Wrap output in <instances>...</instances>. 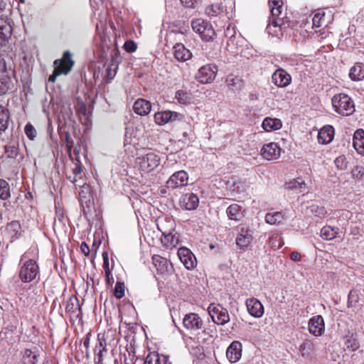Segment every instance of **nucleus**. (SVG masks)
<instances>
[{
	"label": "nucleus",
	"mask_w": 364,
	"mask_h": 364,
	"mask_svg": "<svg viewBox=\"0 0 364 364\" xmlns=\"http://www.w3.org/2000/svg\"><path fill=\"white\" fill-rule=\"evenodd\" d=\"M74 65L75 61L72 58V53L70 50H65L61 58L54 60V70L49 76L48 81L55 82L57 77L61 75H68L72 70Z\"/></svg>",
	"instance_id": "1"
},
{
	"label": "nucleus",
	"mask_w": 364,
	"mask_h": 364,
	"mask_svg": "<svg viewBox=\"0 0 364 364\" xmlns=\"http://www.w3.org/2000/svg\"><path fill=\"white\" fill-rule=\"evenodd\" d=\"M331 103L335 112L342 116H350L355 111L353 100L345 93L335 95Z\"/></svg>",
	"instance_id": "2"
},
{
	"label": "nucleus",
	"mask_w": 364,
	"mask_h": 364,
	"mask_svg": "<svg viewBox=\"0 0 364 364\" xmlns=\"http://www.w3.org/2000/svg\"><path fill=\"white\" fill-rule=\"evenodd\" d=\"M28 252H25L21 259V261L28 259L23 264L19 271V278L25 283L31 282L40 276V269L37 262L32 259H28Z\"/></svg>",
	"instance_id": "3"
},
{
	"label": "nucleus",
	"mask_w": 364,
	"mask_h": 364,
	"mask_svg": "<svg viewBox=\"0 0 364 364\" xmlns=\"http://www.w3.org/2000/svg\"><path fill=\"white\" fill-rule=\"evenodd\" d=\"M191 28L203 41H213L216 37V33L211 23L205 19H193L191 21Z\"/></svg>",
	"instance_id": "4"
},
{
	"label": "nucleus",
	"mask_w": 364,
	"mask_h": 364,
	"mask_svg": "<svg viewBox=\"0 0 364 364\" xmlns=\"http://www.w3.org/2000/svg\"><path fill=\"white\" fill-rule=\"evenodd\" d=\"M269 6L272 16L267 29L271 32L272 27L282 28L284 26L286 14L282 13L283 2L282 0H269Z\"/></svg>",
	"instance_id": "5"
},
{
	"label": "nucleus",
	"mask_w": 364,
	"mask_h": 364,
	"mask_svg": "<svg viewBox=\"0 0 364 364\" xmlns=\"http://www.w3.org/2000/svg\"><path fill=\"white\" fill-rule=\"evenodd\" d=\"M136 163L141 171L150 173L160 164V157L154 152H149L138 156Z\"/></svg>",
	"instance_id": "6"
},
{
	"label": "nucleus",
	"mask_w": 364,
	"mask_h": 364,
	"mask_svg": "<svg viewBox=\"0 0 364 364\" xmlns=\"http://www.w3.org/2000/svg\"><path fill=\"white\" fill-rule=\"evenodd\" d=\"M218 68L215 65L208 64L202 66L196 74V79L202 84L212 82L216 76Z\"/></svg>",
	"instance_id": "7"
},
{
	"label": "nucleus",
	"mask_w": 364,
	"mask_h": 364,
	"mask_svg": "<svg viewBox=\"0 0 364 364\" xmlns=\"http://www.w3.org/2000/svg\"><path fill=\"white\" fill-rule=\"evenodd\" d=\"M209 314L213 322L218 325H225L230 321V317L227 309L218 305L214 306L210 305L208 308Z\"/></svg>",
	"instance_id": "8"
},
{
	"label": "nucleus",
	"mask_w": 364,
	"mask_h": 364,
	"mask_svg": "<svg viewBox=\"0 0 364 364\" xmlns=\"http://www.w3.org/2000/svg\"><path fill=\"white\" fill-rule=\"evenodd\" d=\"M188 175L185 171H178L173 173L166 182L168 188L176 189L188 184Z\"/></svg>",
	"instance_id": "9"
},
{
	"label": "nucleus",
	"mask_w": 364,
	"mask_h": 364,
	"mask_svg": "<svg viewBox=\"0 0 364 364\" xmlns=\"http://www.w3.org/2000/svg\"><path fill=\"white\" fill-rule=\"evenodd\" d=\"M282 149L277 143L270 142L265 144L261 149L260 154L267 161H274L280 157Z\"/></svg>",
	"instance_id": "10"
},
{
	"label": "nucleus",
	"mask_w": 364,
	"mask_h": 364,
	"mask_svg": "<svg viewBox=\"0 0 364 364\" xmlns=\"http://www.w3.org/2000/svg\"><path fill=\"white\" fill-rule=\"evenodd\" d=\"M183 118V114L169 110L158 112L154 114V121L160 126L164 125L169 122L182 120Z\"/></svg>",
	"instance_id": "11"
},
{
	"label": "nucleus",
	"mask_w": 364,
	"mask_h": 364,
	"mask_svg": "<svg viewBox=\"0 0 364 364\" xmlns=\"http://www.w3.org/2000/svg\"><path fill=\"white\" fill-rule=\"evenodd\" d=\"M178 257L187 269H193L197 265V260L193 253L187 247H182L178 250Z\"/></svg>",
	"instance_id": "12"
},
{
	"label": "nucleus",
	"mask_w": 364,
	"mask_h": 364,
	"mask_svg": "<svg viewBox=\"0 0 364 364\" xmlns=\"http://www.w3.org/2000/svg\"><path fill=\"white\" fill-rule=\"evenodd\" d=\"M184 328L189 331H198L203 328V321L198 314L189 313L185 315L183 319Z\"/></svg>",
	"instance_id": "13"
},
{
	"label": "nucleus",
	"mask_w": 364,
	"mask_h": 364,
	"mask_svg": "<svg viewBox=\"0 0 364 364\" xmlns=\"http://www.w3.org/2000/svg\"><path fill=\"white\" fill-rule=\"evenodd\" d=\"M254 237L252 231L249 228L242 227L236 237V245L242 250H246L252 243Z\"/></svg>",
	"instance_id": "14"
},
{
	"label": "nucleus",
	"mask_w": 364,
	"mask_h": 364,
	"mask_svg": "<svg viewBox=\"0 0 364 364\" xmlns=\"http://www.w3.org/2000/svg\"><path fill=\"white\" fill-rule=\"evenodd\" d=\"M309 331L314 336H321L325 331L324 321L321 316L317 315L311 318L308 323Z\"/></svg>",
	"instance_id": "15"
},
{
	"label": "nucleus",
	"mask_w": 364,
	"mask_h": 364,
	"mask_svg": "<svg viewBox=\"0 0 364 364\" xmlns=\"http://www.w3.org/2000/svg\"><path fill=\"white\" fill-rule=\"evenodd\" d=\"M272 82L278 87H285L291 82V75L284 69H277L272 76Z\"/></svg>",
	"instance_id": "16"
},
{
	"label": "nucleus",
	"mask_w": 364,
	"mask_h": 364,
	"mask_svg": "<svg viewBox=\"0 0 364 364\" xmlns=\"http://www.w3.org/2000/svg\"><path fill=\"white\" fill-rule=\"evenodd\" d=\"M248 312L254 317L259 318L264 314V307L261 301L256 297H250L246 300Z\"/></svg>",
	"instance_id": "17"
},
{
	"label": "nucleus",
	"mask_w": 364,
	"mask_h": 364,
	"mask_svg": "<svg viewBox=\"0 0 364 364\" xmlns=\"http://www.w3.org/2000/svg\"><path fill=\"white\" fill-rule=\"evenodd\" d=\"M180 203L185 209L192 210L198 208L199 199L196 194L188 193L181 196Z\"/></svg>",
	"instance_id": "18"
},
{
	"label": "nucleus",
	"mask_w": 364,
	"mask_h": 364,
	"mask_svg": "<svg viewBox=\"0 0 364 364\" xmlns=\"http://www.w3.org/2000/svg\"><path fill=\"white\" fill-rule=\"evenodd\" d=\"M242 355V344L239 341H233L226 350V356L231 363H236Z\"/></svg>",
	"instance_id": "19"
},
{
	"label": "nucleus",
	"mask_w": 364,
	"mask_h": 364,
	"mask_svg": "<svg viewBox=\"0 0 364 364\" xmlns=\"http://www.w3.org/2000/svg\"><path fill=\"white\" fill-rule=\"evenodd\" d=\"M22 364H36L38 360L39 353L38 349L34 347L32 349L26 348L21 352Z\"/></svg>",
	"instance_id": "20"
},
{
	"label": "nucleus",
	"mask_w": 364,
	"mask_h": 364,
	"mask_svg": "<svg viewBox=\"0 0 364 364\" xmlns=\"http://www.w3.org/2000/svg\"><path fill=\"white\" fill-rule=\"evenodd\" d=\"M133 110L140 116H146L151 110V104L145 99L139 98L134 102Z\"/></svg>",
	"instance_id": "21"
},
{
	"label": "nucleus",
	"mask_w": 364,
	"mask_h": 364,
	"mask_svg": "<svg viewBox=\"0 0 364 364\" xmlns=\"http://www.w3.org/2000/svg\"><path fill=\"white\" fill-rule=\"evenodd\" d=\"M173 55L180 62H185L192 58V53L182 43H176L174 46Z\"/></svg>",
	"instance_id": "22"
},
{
	"label": "nucleus",
	"mask_w": 364,
	"mask_h": 364,
	"mask_svg": "<svg viewBox=\"0 0 364 364\" xmlns=\"http://www.w3.org/2000/svg\"><path fill=\"white\" fill-rule=\"evenodd\" d=\"M12 34V27L10 19L5 16H0V39L6 41Z\"/></svg>",
	"instance_id": "23"
},
{
	"label": "nucleus",
	"mask_w": 364,
	"mask_h": 364,
	"mask_svg": "<svg viewBox=\"0 0 364 364\" xmlns=\"http://www.w3.org/2000/svg\"><path fill=\"white\" fill-rule=\"evenodd\" d=\"M353 146L360 155H364V130L357 129L353 134Z\"/></svg>",
	"instance_id": "24"
},
{
	"label": "nucleus",
	"mask_w": 364,
	"mask_h": 364,
	"mask_svg": "<svg viewBox=\"0 0 364 364\" xmlns=\"http://www.w3.org/2000/svg\"><path fill=\"white\" fill-rule=\"evenodd\" d=\"M245 210L237 203H232L226 209L228 219L239 221L244 216Z\"/></svg>",
	"instance_id": "25"
},
{
	"label": "nucleus",
	"mask_w": 364,
	"mask_h": 364,
	"mask_svg": "<svg viewBox=\"0 0 364 364\" xmlns=\"http://www.w3.org/2000/svg\"><path fill=\"white\" fill-rule=\"evenodd\" d=\"M334 129L332 126H325L318 134V141L322 144H329L333 139Z\"/></svg>",
	"instance_id": "26"
},
{
	"label": "nucleus",
	"mask_w": 364,
	"mask_h": 364,
	"mask_svg": "<svg viewBox=\"0 0 364 364\" xmlns=\"http://www.w3.org/2000/svg\"><path fill=\"white\" fill-rule=\"evenodd\" d=\"M262 127L266 132H272L280 129L282 122L277 118L266 117L262 122Z\"/></svg>",
	"instance_id": "27"
},
{
	"label": "nucleus",
	"mask_w": 364,
	"mask_h": 364,
	"mask_svg": "<svg viewBox=\"0 0 364 364\" xmlns=\"http://www.w3.org/2000/svg\"><path fill=\"white\" fill-rule=\"evenodd\" d=\"M349 77L353 81H360L364 79V65L361 63H355L349 72Z\"/></svg>",
	"instance_id": "28"
},
{
	"label": "nucleus",
	"mask_w": 364,
	"mask_h": 364,
	"mask_svg": "<svg viewBox=\"0 0 364 364\" xmlns=\"http://www.w3.org/2000/svg\"><path fill=\"white\" fill-rule=\"evenodd\" d=\"M10 119L9 109L3 105H0V134L8 129Z\"/></svg>",
	"instance_id": "29"
},
{
	"label": "nucleus",
	"mask_w": 364,
	"mask_h": 364,
	"mask_svg": "<svg viewBox=\"0 0 364 364\" xmlns=\"http://www.w3.org/2000/svg\"><path fill=\"white\" fill-rule=\"evenodd\" d=\"M164 237L161 238L162 244L167 248L172 249L179 244V236L177 234L163 232Z\"/></svg>",
	"instance_id": "30"
},
{
	"label": "nucleus",
	"mask_w": 364,
	"mask_h": 364,
	"mask_svg": "<svg viewBox=\"0 0 364 364\" xmlns=\"http://www.w3.org/2000/svg\"><path fill=\"white\" fill-rule=\"evenodd\" d=\"M14 87V84L9 75H6L0 77V96L9 93Z\"/></svg>",
	"instance_id": "31"
},
{
	"label": "nucleus",
	"mask_w": 364,
	"mask_h": 364,
	"mask_svg": "<svg viewBox=\"0 0 364 364\" xmlns=\"http://www.w3.org/2000/svg\"><path fill=\"white\" fill-rule=\"evenodd\" d=\"M338 228L325 225L321 230V237L326 240H332L338 235Z\"/></svg>",
	"instance_id": "32"
},
{
	"label": "nucleus",
	"mask_w": 364,
	"mask_h": 364,
	"mask_svg": "<svg viewBox=\"0 0 364 364\" xmlns=\"http://www.w3.org/2000/svg\"><path fill=\"white\" fill-rule=\"evenodd\" d=\"M6 231L11 238L17 239L21 235V226L18 221L13 220L8 223L6 226Z\"/></svg>",
	"instance_id": "33"
},
{
	"label": "nucleus",
	"mask_w": 364,
	"mask_h": 364,
	"mask_svg": "<svg viewBox=\"0 0 364 364\" xmlns=\"http://www.w3.org/2000/svg\"><path fill=\"white\" fill-rule=\"evenodd\" d=\"M152 262L158 272L163 274L168 269L167 259L160 255H154L152 257Z\"/></svg>",
	"instance_id": "34"
},
{
	"label": "nucleus",
	"mask_w": 364,
	"mask_h": 364,
	"mask_svg": "<svg viewBox=\"0 0 364 364\" xmlns=\"http://www.w3.org/2000/svg\"><path fill=\"white\" fill-rule=\"evenodd\" d=\"M325 16L326 14L323 11L318 10L316 11L312 18L313 28H318L322 26H326V21Z\"/></svg>",
	"instance_id": "35"
},
{
	"label": "nucleus",
	"mask_w": 364,
	"mask_h": 364,
	"mask_svg": "<svg viewBox=\"0 0 364 364\" xmlns=\"http://www.w3.org/2000/svg\"><path fill=\"white\" fill-rule=\"evenodd\" d=\"M175 98L182 105H188L192 101V93L190 91L179 90L176 92Z\"/></svg>",
	"instance_id": "36"
},
{
	"label": "nucleus",
	"mask_w": 364,
	"mask_h": 364,
	"mask_svg": "<svg viewBox=\"0 0 364 364\" xmlns=\"http://www.w3.org/2000/svg\"><path fill=\"white\" fill-rule=\"evenodd\" d=\"M284 219L282 212L268 213L265 215L266 223L270 225L280 224Z\"/></svg>",
	"instance_id": "37"
},
{
	"label": "nucleus",
	"mask_w": 364,
	"mask_h": 364,
	"mask_svg": "<svg viewBox=\"0 0 364 364\" xmlns=\"http://www.w3.org/2000/svg\"><path fill=\"white\" fill-rule=\"evenodd\" d=\"M11 198V188L9 183L0 178V199L7 200Z\"/></svg>",
	"instance_id": "38"
},
{
	"label": "nucleus",
	"mask_w": 364,
	"mask_h": 364,
	"mask_svg": "<svg viewBox=\"0 0 364 364\" xmlns=\"http://www.w3.org/2000/svg\"><path fill=\"white\" fill-rule=\"evenodd\" d=\"M314 350V343L312 341L306 339L299 346L302 356L309 355Z\"/></svg>",
	"instance_id": "39"
},
{
	"label": "nucleus",
	"mask_w": 364,
	"mask_h": 364,
	"mask_svg": "<svg viewBox=\"0 0 364 364\" xmlns=\"http://www.w3.org/2000/svg\"><path fill=\"white\" fill-rule=\"evenodd\" d=\"M225 35L227 38H228L227 41V47L230 49H233V47L235 46V27H231L230 25H229L225 31Z\"/></svg>",
	"instance_id": "40"
},
{
	"label": "nucleus",
	"mask_w": 364,
	"mask_h": 364,
	"mask_svg": "<svg viewBox=\"0 0 364 364\" xmlns=\"http://www.w3.org/2000/svg\"><path fill=\"white\" fill-rule=\"evenodd\" d=\"M81 305L78 300V297H69L66 305V311L68 312L75 313L77 310L80 311Z\"/></svg>",
	"instance_id": "41"
},
{
	"label": "nucleus",
	"mask_w": 364,
	"mask_h": 364,
	"mask_svg": "<svg viewBox=\"0 0 364 364\" xmlns=\"http://www.w3.org/2000/svg\"><path fill=\"white\" fill-rule=\"evenodd\" d=\"M62 140L63 143L65 144V147L67 149V152L69 155V157L71 160H73L72 149L74 146V141L70 134L69 132H65L64 135L62 136Z\"/></svg>",
	"instance_id": "42"
},
{
	"label": "nucleus",
	"mask_w": 364,
	"mask_h": 364,
	"mask_svg": "<svg viewBox=\"0 0 364 364\" xmlns=\"http://www.w3.org/2000/svg\"><path fill=\"white\" fill-rule=\"evenodd\" d=\"M80 186V191L78 193L79 198L81 203L87 202L89 200L90 195V186L84 183L82 185H78Z\"/></svg>",
	"instance_id": "43"
},
{
	"label": "nucleus",
	"mask_w": 364,
	"mask_h": 364,
	"mask_svg": "<svg viewBox=\"0 0 364 364\" xmlns=\"http://www.w3.org/2000/svg\"><path fill=\"white\" fill-rule=\"evenodd\" d=\"M268 243L269 246L274 250L279 249L284 245V242L278 234H273L271 235L269 238Z\"/></svg>",
	"instance_id": "44"
},
{
	"label": "nucleus",
	"mask_w": 364,
	"mask_h": 364,
	"mask_svg": "<svg viewBox=\"0 0 364 364\" xmlns=\"http://www.w3.org/2000/svg\"><path fill=\"white\" fill-rule=\"evenodd\" d=\"M223 11L222 6L218 4L209 5L205 8V14L210 17L217 16Z\"/></svg>",
	"instance_id": "45"
},
{
	"label": "nucleus",
	"mask_w": 364,
	"mask_h": 364,
	"mask_svg": "<svg viewBox=\"0 0 364 364\" xmlns=\"http://www.w3.org/2000/svg\"><path fill=\"white\" fill-rule=\"evenodd\" d=\"M311 212L316 216L320 218H323L327 215V210L324 206H320L318 205H311L310 206Z\"/></svg>",
	"instance_id": "46"
},
{
	"label": "nucleus",
	"mask_w": 364,
	"mask_h": 364,
	"mask_svg": "<svg viewBox=\"0 0 364 364\" xmlns=\"http://www.w3.org/2000/svg\"><path fill=\"white\" fill-rule=\"evenodd\" d=\"M6 58V55L5 54L0 53V73H5L8 70H11L13 77H16L15 70L10 65L8 67Z\"/></svg>",
	"instance_id": "47"
},
{
	"label": "nucleus",
	"mask_w": 364,
	"mask_h": 364,
	"mask_svg": "<svg viewBox=\"0 0 364 364\" xmlns=\"http://www.w3.org/2000/svg\"><path fill=\"white\" fill-rule=\"evenodd\" d=\"M346 348L354 351L359 348V343L357 339L353 336H347L345 341Z\"/></svg>",
	"instance_id": "48"
},
{
	"label": "nucleus",
	"mask_w": 364,
	"mask_h": 364,
	"mask_svg": "<svg viewBox=\"0 0 364 364\" xmlns=\"http://www.w3.org/2000/svg\"><path fill=\"white\" fill-rule=\"evenodd\" d=\"M5 154L8 158L16 159L18 155V148L15 145H6Z\"/></svg>",
	"instance_id": "49"
},
{
	"label": "nucleus",
	"mask_w": 364,
	"mask_h": 364,
	"mask_svg": "<svg viewBox=\"0 0 364 364\" xmlns=\"http://www.w3.org/2000/svg\"><path fill=\"white\" fill-rule=\"evenodd\" d=\"M162 359L156 353H150L146 358L144 364H161Z\"/></svg>",
	"instance_id": "50"
},
{
	"label": "nucleus",
	"mask_w": 364,
	"mask_h": 364,
	"mask_svg": "<svg viewBox=\"0 0 364 364\" xmlns=\"http://www.w3.org/2000/svg\"><path fill=\"white\" fill-rule=\"evenodd\" d=\"M73 162L74 164V167L73 168V173L74 174V177L71 181L72 183H75L77 182L76 178L82 172V166L80 159H77V161H74Z\"/></svg>",
	"instance_id": "51"
},
{
	"label": "nucleus",
	"mask_w": 364,
	"mask_h": 364,
	"mask_svg": "<svg viewBox=\"0 0 364 364\" xmlns=\"http://www.w3.org/2000/svg\"><path fill=\"white\" fill-rule=\"evenodd\" d=\"M334 164L340 170H346L348 167V161L344 155H341L336 158Z\"/></svg>",
	"instance_id": "52"
},
{
	"label": "nucleus",
	"mask_w": 364,
	"mask_h": 364,
	"mask_svg": "<svg viewBox=\"0 0 364 364\" xmlns=\"http://www.w3.org/2000/svg\"><path fill=\"white\" fill-rule=\"evenodd\" d=\"M24 132L30 140H33L36 136V130L31 123H28L25 126Z\"/></svg>",
	"instance_id": "53"
},
{
	"label": "nucleus",
	"mask_w": 364,
	"mask_h": 364,
	"mask_svg": "<svg viewBox=\"0 0 364 364\" xmlns=\"http://www.w3.org/2000/svg\"><path fill=\"white\" fill-rule=\"evenodd\" d=\"M125 289L124 283L121 281H117L114 289V296H124Z\"/></svg>",
	"instance_id": "54"
},
{
	"label": "nucleus",
	"mask_w": 364,
	"mask_h": 364,
	"mask_svg": "<svg viewBox=\"0 0 364 364\" xmlns=\"http://www.w3.org/2000/svg\"><path fill=\"white\" fill-rule=\"evenodd\" d=\"M225 82H226L227 85L229 87H235L240 82H241L242 80L239 77H237L233 75H228Z\"/></svg>",
	"instance_id": "55"
},
{
	"label": "nucleus",
	"mask_w": 364,
	"mask_h": 364,
	"mask_svg": "<svg viewBox=\"0 0 364 364\" xmlns=\"http://www.w3.org/2000/svg\"><path fill=\"white\" fill-rule=\"evenodd\" d=\"M113 65H109L106 68V75L105 77L107 79V82H109L116 75L117 68V67L112 68Z\"/></svg>",
	"instance_id": "56"
},
{
	"label": "nucleus",
	"mask_w": 364,
	"mask_h": 364,
	"mask_svg": "<svg viewBox=\"0 0 364 364\" xmlns=\"http://www.w3.org/2000/svg\"><path fill=\"white\" fill-rule=\"evenodd\" d=\"M102 258H103L102 267L105 270V274L108 273V274H110V272H112V268H109V257H108V253L107 252H104L102 253Z\"/></svg>",
	"instance_id": "57"
},
{
	"label": "nucleus",
	"mask_w": 364,
	"mask_h": 364,
	"mask_svg": "<svg viewBox=\"0 0 364 364\" xmlns=\"http://www.w3.org/2000/svg\"><path fill=\"white\" fill-rule=\"evenodd\" d=\"M123 47L127 53H134L137 49V46L133 41H127Z\"/></svg>",
	"instance_id": "58"
},
{
	"label": "nucleus",
	"mask_w": 364,
	"mask_h": 364,
	"mask_svg": "<svg viewBox=\"0 0 364 364\" xmlns=\"http://www.w3.org/2000/svg\"><path fill=\"white\" fill-rule=\"evenodd\" d=\"M215 324L216 323H214L212 324V325H209L208 326L204 328L203 329V333L205 334V335H208L209 337H214V336L215 335L216 333V327H215Z\"/></svg>",
	"instance_id": "59"
},
{
	"label": "nucleus",
	"mask_w": 364,
	"mask_h": 364,
	"mask_svg": "<svg viewBox=\"0 0 364 364\" xmlns=\"http://www.w3.org/2000/svg\"><path fill=\"white\" fill-rule=\"evenodd\" d=\"M352 174L357 178H361L364 176V168L360 166H355L352 170Z\"/></svg>",
	"instance_id": "60"
},
{
	"label": "nucleus",
	"mask_w": 364,
	"mask_h": 364,
	"mask_svg": "<svg viewBox=\"0 0 364 364\" xmlns=\"http://www.w3.org/2000/svg\"><path fill=\"white\" fill-rule=\"evenodd\" d=\"M107 351L105 347L100 349L99 352L96 354L95 358V364H103V352Z\"/></svg>",
	"instance_id": "61"
},
{
	"label": "nucleus",
	"mask_w": 364,
	"mask_h": 364,
	"mask_svg": "<svg viewBox=\"0 0 364 364\" xmlns=\"http://www.w3.org/2000/svg\"><path fill=\"white\" fill-rule=\"evenodd\" d=\"M358 297H343L344 301L347 303L348 307L353 306L358 302Z\"/></svg>",
	"instance_id": "62"
},
{
	"label": "nucleus",
	"mask_w": 364,
	"mask_h": 364,
	"mask_svg": "<svg viewBox=\"0 0 364 364\" xmlns=\"http://www.w3.org/2000/svg\"><path fill=\"white\" fill-rule=\"evenodd\" d=\"M105 274V282L108 288L112 286L114 283V277L112 275V272H110V274H108V273Z\"/></svg>",
	"instance_id": "63"
},
{
	"label": "nucleus",
	"mask_w": 364,
	"mask_h": 364,
	"mask_svg": "<svg viewBox=\"0 0 364 364\" xmlns=\"http://www.w3.org/2000/svg\"><path fill=\"white\" fill-rule=\"evenodd\" d=\"M80 250L82 253L86 257H87L90 252L89 246L85 242H82L80 245Z\"/></svg>",
	"instance_id": "64"
}]
</instances>
